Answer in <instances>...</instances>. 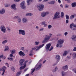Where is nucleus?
Returning a JSON list of instances; mask_svg holds the SVG:
<instances>
[{"label": "nucleus", "mask_w": 76, "mask_h": 76, "mask_svg": "<svg viewBox=\"0 0 76 76\" xmlns=\"http://www.w3.org/2000/svg\"><path fill=\"white\" fill-rule=\"evenodd\" d=\"M24 61H25V60L24 59H21L20 60V61H19V63H20V64H19L20 66H21L20 68V70H21L22 69H25V67H26V64H25L24 65Z\"/></svg>", "instance_id": "1"}, {"label": "nucleus", "mask_w": 76, "mask_h": 76, "mask_svg": "<svg viewBox=\"0 0 76 76\" xmlns=\"http://www.w3.org/2000/svg\"><path fill=\"white\" fill-rule=\"evenodd\" d=\"M49 35V36H48V35H46L45 36V37L44 39L42 41V43L44 44L45 43V42H48V41L50 40V38L51 37V36H52V34H50Z\"/></svg>", "instance_id": "2"}, {"label": "nucleus", "mask_w": 76, "mask_h": 76, "mask_svg": "<svg viewBox=\"0 0 76 76\" xmlns=\"http://www.w3.org/2000/svg\"><path fill=\"white\" fill-rule=\"evenodd\" d=\"M64 42V40L63 39H61L58 40V44H57L56 47H58V46H59V47L61 48L63 47V44Z\"/></svg>", "instance_id": "3"}, {"label": "nucleus", "mask_w": 76, "mask_h": 76, "mask_svg": "<svg viewBox=\"0 0 76 76\" xmlns=\"http://www.w3.org/2000/svg\"><path fill=\"white\" fill-rule=\"evenodd\" d=\"M60 15V12H56L54 16V17L53 18V19H58L60 18L61 16L60 15Z\"/></svg>", "instance_id": "4"}, {"label": "nucleus", "mask_w": 76, "mask_h": 76, "mask_svg": "<svg viewBox=\"0 0 76 76\" xmlns=\"http://www.w3.org/2000/svg\"><path fill=\"white\" fill-rule=\"evenodd\" d=\"M42 66V64H37L35 66V70L36 71H38L40 69H41V67Z\"/></svg>", "instance_id": "5"}, {"label": "nucleus", "mask_w": 76, "mask_h": 76, "mask_svg": "<svg viewBox=\"0 0 76 76\" xmlns=\"http://www.w3.org/2000/svg\"><path fill=\"white\" fill-rule=\"evenodd\" d=\"M37 7L38 8L39 11H41L43 10V9L44 8V6L43 4H40L37 6Z\"/></svg>", "instance_id": "6"}, {"label": "nucleus", "mask_w": 76, "mask_h": 76, "mask_svg": "<svg viewBox=\"0 0 76 76\" xmlns=\"http://www.w3.org/2000/svg\"><path fill=\"white\" fill-rule=\"evenodd\" d=\"M6 69H7V67L5 66H3L2 68L0 69V71H2L3 72L2 75H4V73H5V72H6Z\"/></svg>", "instance_id": "7"}, {"label": "nucleus", "mask_w": 76, "mask_h": 76, "mask_svg": "<svg viewBox=\"0 0 76 76\" xmlns=\"http://www.w3.org/2000/svg\"><path fill=\"white\" fill-rule=\"evenodd\" d=\"M20 6L22 9H25L26 6H25V2H22L20 3Z\"/></svg>", "instance_id": "8"}, {"label": "nucleus", "mask_w": 76, "mask_h": 76, "mask_svg": "<svg viewBox=\"0 0 76 76\" xmlns=\"http://www.w3.org/2000/svg\"><path fill=\"white\" fill-rule=\"evenodd\" d=\"M18 34L19 35H20V34H21L22 35H25V31L20 29L18 30Z\"/></svg>", "instance_id": "9"}, {"label": "nucleus", "mask_w": 76, "mask_h": 76, "mask_svg": "<svg viewBox=\"0 0 76 76\" xmlns=\"http://www.w3.org/2000/svg\"><path fill=\"white\" fill-rule=\"evenodd\" d=\"M0 29L1 31L3 32V33H5L6 32V29L5 28V27L3 25H2L0 27Z\"/></svg>", "instance_id": "10"}, {"label": "nucleus", "mask_w": 76, "mask_h": 76, "mask_svg": "<svg viewBox=\"0 0 76 76\" xmlns=\"http://www.w3.org/2000/svg\"><path fill=\"white\" fill-rule=\"evenodd\" d=\"M50 47H51V44L48 43L47 44L45 47V48L46 50L47 51H48L49 50V49H50Z\"/></svg>", "instance_id": "11"}, {"label": "nucleus", "mask_w": 76, "mask_h": 76, "mask_svg": "<svg viewBox=\"0 0 76 76\" xmlns=\"http://www.w3.org/2000/svg\"><path fill=\"white\" fill-rule=\"evenodd\" d=\"M48 14H49V12H43L42 13L41 16L42 17H45L47 15H48Z\"/></svg>", "instance_id": "12"}, {"label": "nucleus", "mask_w": 76, "mask_h": 76, "mask_svg": "<svg viewBox=\"0 0 76 76\" xmlns=\"http://www.w3.org/2000/svg\"><path fill=\"white\" fill-rule=\"evenodd\" d=\"M11 8L12 9H13L14 10H16V4H13L11 6Z\"/></svg>", "instance_id": "13"}, {"label": "nucleus", "mask_w": 76, "mask_h": 76, "mask_svg": "<svg viewBox=\"0 0 76 76\" xmlns=\"http://www.w3.org/2000/svg\"><path fill=\"white\" fill-rule=\"evenodd\" d=\"M18 54H19L20 56H22V57H24V56H25V53L23 52L22 51L19 52Z\"/></svg>", "instance_id": "14"}, {"label": "nucleus", "mask_w": 76, "mask_h": 76, "mask_svg": "<svg viewBox=\"0 0 76 76\" xmlns=\"http://www.w3.org/2000/svg\"><path fill=\"white\" fill-rule=\"evenodd\" d=\"M22 22L23 23H26L28 22V19L26 18H24L22 19Z\"/></svg>", "instance_id": "15"}, {"label": "nucleus", "mask_w": 76, "mask_h": 76, "mask_svg": "<svg viewBox=\"0 0 76 76\" xmlns=\"http://www.w3.org/2000/svg\"><path fill=\"white\" fill-rule=\"evenodd\" d=\"M44 44H42V45H39L37 48V49H36L35 50V51H38V50H39V49H40V48H42V47H43V46H44Z\"/></svg>", "instance_id": "16"}, {"label": "nucleus", "mask_w": 76, "mask_h": 76, "mask_svg": "<svg viewBox=\"0 0 76 76\" xmlns=\"http://www.w3.org/2000/svg\"><path fill=\"white\" fill-rule=\"evenodd\" d=\"M5 10L4 9H2L0 11V14L1 15H3L4 13H5Z\"/></svg>", "instance_id": "17"}, {"label": "nucleus", "mask_w": 76, "mask_h": 76, "mask_svg": "<svg viewBox=\"0 0 76 76\" xmlns=\"http://www.w3.org/2000/svg\"><path fill=\"white\" fill-rule=\"evenodd\" d=\"M63 69L64 70H67L68 69V66L65 65V66H62V67Z\"/></svg>", "instance_id": "18"}, {"label": "nucleus", "mask_w": 76, "mask_h": 76, "mask_svg": "<svg viewBox=\"0 0 76 76\" xmlns=\"http://www.w3.org/2000/svg\"><path fill=\"white\" fill-rule=\"evenodd\" d=\"M26 16H33V14L31 13H27L26 14Z\"/></svg>", "instance_id": "19"}, {"label": "nucleus", "mask_w": 76, "mask_h": 76, "mask_svg": "<svg viewBox=\"0 0 76 76\" xmlns=\"http://www.w3.org/2000/svg\"><path fill=\"white\" fill-rule=\"evenodd\" d=\"M68 54V52L66 50L65 51H64V53L63 54V56H66V55H67V54Z\"/></svg>", "instance_id": "20"}, {"label": "nucleus", "mask_w": 76, "mask_h": 76, "mask_svg": "<svg viewBox=\"0 0 76 76\" xmlns=\"http://www.w3.org/2000/svg\"><path fill=\"white\" fill-rule=\"evenodd\" d=\"M56 58L57 59V60H58L57 61V62H58L60 60V55H56Z\"/></svg>", "instance_id": "21"}, {"label": "nucleus", "mask_w": 76, "mask_h": 76, "mask_svg": "<svg viewBox=\"0 0 76 76\" xmlns=\"http://www.w3.org/2000/svg\"><path fill=\"white\" fill-rule=\"evenodd\" d=\"M71 5L72 7H76V2H74L71 4Z\"/></svg>", "instance_id": "22"}, {"label": "nucleus", "mask_w": 76, "mask_h": 76, "mask_svg": "<svg viewBox=\"0 0 76 76\" xmlns=\"http://www.w3.org/2000/svg\"><path fill=\"white\" fill-rule=\"evenodd\" d=\"M8 41V40H4L2 42V44H3V45H5L6 43Z\"/></svg>", "instance_id": "23"}, {"label": "nucleus", "mask_w": 76, "mask_h": 76, "mask_svg": "<svg viewBox=\"0 0 76 76\" xmlns=\"http://www.w3.org/2000/svg\"><path fill=\"white\" fill-rule=\"evenodd\" d=\"M17 21H18V23H20L22 22L21 18H19L18 19Z\"/></svg>", "instance_id": "24"}, {"label": "nucleus", "mask_w": 76, "mask_h": 76, "mask_svg": "<svg viewBox=\"0 0 76 76\" xmlns=\"http://www.w3.org/2000/svg\"><path fill=\"white\" fill-rule=\"evenodd\" d=\"M61 17L62 18H64V14L63 12H62L61 14Z\"/></svg>", "instance_id": "25"}, {"label": "nucleus", "mask_w": 76, "mask_h": 76, "mask_svg": "<svg viewBox=\"0 0 76 76\" xmlns=\"http://www.w3.org/2000/svg\"><path fill=\"white\" fill-rule=\"evenodd\" d=\"M10 51L11 54H13L14 53H15V51H16V50H10Z\"/></svg>", "instance_id": "26"}, {"label": "nucleus", "mask_w": 76, "mask_h": 76, "mask_svg": "<svg viewBox=\"0 0 76 76\" xmlns=\"http://www.w3.org/2000/svg\"><path fill=\"white\" fill-rule=\"evenodd\" d=\"M31 3H31L30 1L29 0H28L27 1V4L28 5V6H29V5H30V4H31Z\"/></svg>", "instance_id": "27"}, {"label": "nucleus", "mask_w": 76, "mask_h": 76, "mask_svg": "<svg viewBox=\"0 0 76 76\" xmlns=\"http://www.w3.org/2000/svg\"><path fill=\"white\" fill-rule=\"evenodd\" d=\"M7 29L8 32H10L11 28L10 27H7Z\"/></svg>", "instance_id": "28"}, {"label": "nucleus", "mask_w": 76, "mask_h": 76, "mask_svg": "<svg viewBox=\"0 0 76 76\" xmlns=\"http://www.w3.org/2000/svg\"><path fill=\"white\" fill-rule=\"evenodd\" d=\"M55 3V1H51L50 2H48V4H54Z\"/></svg>", "instance_id": "29"}, {"label": "nucleus", "mask_w": 76, "mask_h": 76, "mask_svg": "<svg viewBox=\"0 0 76 76\" xmlns=\"http://www.w3.org/2000/svg\"><path fill=\"white\" fill-rule=\"evenodd\" d=\"M61 73L62 74L61 75L62 76H66V72H64L63 71H62Z\"/></svg>", "instance_id": "30"}, {"label": "nucleus", "mask_w": 76, "mask_h": 76, "mask_svg": "<svg viewBox=\"0 0 76 76\" xmlns=\"http://www.w3.org/2000/svg\"><path fill=\"white\" fill-rule=\"evenodd\" d=\"M9 50V48H8V47L7 46H5V49L4 50V51H7V50Z\"/></svg>", "instance_id": "31"}, {"label": "nucleus", "mask_w": 76, "mask_h": 76, "mask_svg": "<svg viewBox=\"0 0 76 76\" xmlns=\"http://www.w3.org/2000/svg\"><path fill=\"white\" fill-rule=\"evenodd\" d=\"M21 73H22V71H20L19 72H18L17 73V75L16 76H19L21 74Z\"/></svg>", "instance_id": "32"}, {"label": "nucleus", "mask_w": 76, "mask_h": 76, "mask_svg": "<svg viewBox=\"0 0 76 76\" xmlns=\"http://www.w3.org/2000/svg\"><path fill=\"white\" fill-rule=\"evenodd\" d=\"M73 58H74V59H75V58H76V53H74L73 54Z\"/></svg>", "instance_id": "33"}, {"label": "nucleus", "mask_w": 76, "mask_h": 76, "mask_svg": "<svg viewBox=\"0 0 76 76\" xmlns=\"http://www.w3.org/2000/svg\"><path fill=\"white\" fill-rule=\"evenodd\" d=\"M76 36L75 35H74L72 36V39L73 40L74 39H76Z\"/></svg>", "instance_id": "34"}, {"label": "nucleus", "mask_w": 76, "mask_h": 76, "mask_svg": "<svg viewBox=\"0 0 76 76\" xmlns=\"http://www.w3.org/2000/svg\"><path fill=\"white\" fill-rule=\"evenodd\" d=\"M69 5L67 4H66L65 5V7L66 8V9H68L69 8Z\"/></svg>", "instance_id": "35"}, {"label": "nucleus", "mask_w": 76, "mask_h": 76, "mask_svg": "<svg viewBox=\"0 0 76 76\" xmlns=\"http://www.w3.org/2000/svg\"><path fill=\"white\" fill-rule=\"evenodd\" d=\"M74 17H75V15H72L70 16V19L71 20H72L73 18H74Z\"/></svg>", "instance_id": "36"}, {"label": "nucleus", "mask_w": 76, "mask_h": 76, "mask_svg": "<svg viewBox=\"0 0 76 76\" xmlns=\"http://www.w3.org/2000/svg\"><path fill=\"white\" fill-rule=\"evenodd\" d=\"M66 19L67 20L69 19V16L68 15H66Z\"/></svg>", "instance_id": "37"}, {"label": "nucleus", "mask_w": 76, "mask_h": 76, "mask_svg": "<svg viewBox=\"0 0 76 76\" xmlns=\"http://www.w3.org/2000/svg\"><path fill=\"white\" fill-rule=\"evenodd\" d=\"M8 60H9L10 61H12V60H13V58H8Z\"/></svg>", "instance_id": "38"}, {"label": "nucleus", "mask_w": 76, "mask_h": 76, "mask_svg": "<svg viewBox=\"0 0 76 76\" xmlns=\"http://www.w3.org/2000/svg\"><path fill=\"white\" fill-rule=\"evenodd\" d=\"M38 48V46H36L34 47V48H32L31 49H32V50H35L36 48Z\"/></svg>", "instance_id": "39"}, {"label": "nucleus", "mask_w": 76, "mask_h": 76, "mask_svg": "<svg viewBox=\"0 0 76 76\" xmlns=\"http://www.w3.org/2000/svg\"><path fill=\"white\" fill-rule=\"evenodd\" d=\"M74 25V24L73 23H72L70 25V28L71 29H72V26H73Z\"/></svg>", "instance_id": "40"}, {"label": "nucleus", "mask_w": 76, "mask_h": 76, "mask_svg": "<svg viewBox=\"0 0 76 76\" xmlns=\"http://www.w3.org/2000/svg\"><path fill=\"white\" fill-rule=\"evenodd\" d=\"M32 71L31 73L32 74V73H33L34 72V71H35V68H34V69H32Z\"/></svg>", "instance_id": "41"}, {"label": "nucleus", "mask_w": 76, "mask_h": 76, "mask_svg": "<svg viewBox=\"0 0 76 76\" xmlns=\"http://www.w3.org/2000/svg\"><path fill=\"white\" fill-rule=\"evenodd\" d=\"M19 18V17L18 16H15L14 17V19H18Z\"/></svg>", "instance_id": "42"}, {"label": "nucleus", "mask_w": 76, "mask_h": 76, "mask_svg": "<svg viewBox=\"0 0 76 76\" xmlns=\"http://www.w3.org/2000/svg\"><path fill=\"white\" fill-rule=\"evenodd\" d=\"M52 28V26L51 25H49L48 26V29H50Z\"/></svg>", "instance_id": "43"}, {"label": "nucleus", "mask_w": 76, "mask_h": 76, "mask_svg": "<svg viewBox=\"0 0 76 76\" xmlns=\"http://www.w3.org/2000/svg\"><path fill=\"white\" fill-rule=\"evenodd\" d=\"M53 46H51L50 49L49 50V51H50L52 50H53Z\"/></svg>", "instance_id": "44"}, {"label": "nucleus", "mask_w": 76, "mask_h": 76, "mask_svg": "<svg viewBox=\"0 0 76 76\" xmlns=\"http://www.w3.org/2000/svg\"><path fill=\"white\" fill-rule=\"evenodd\" d=\"M35 44L36 45H38L39 44V42H35Z\"/></svg>", "instance_id": "45"}, {"label": "nucleus", "mask_w": 76, "mask_h": 76, "mask_svg": "<svg viewBox=\"0 0 76 76\" xmlns=\"http://www.w3.org/2000/svg\"><path fill=\"white\" fill-rule=\"evenodd\" d=\"M5 7H7L9 6H10V4H5Z\"/></svg>", "instance_id": "46"}, {"label": "nucleus", "mask_w": 76, "mask_h": 76, "mask_svg": "<svg viewBox=\"0 0 76 76\" xmlns=\"http://www.w3.org/2000/svg\"><path fill=\"white\" fill-rule=\"evenodd\" d=\"M45 23V21H44L43 22H41V24L42 25H44Z\"/></svg>", "instance_id": "47"}, {"label": "nucleus", "mask_w": 76, "mask_h": 76, "mask_svg": "<svg viewBox=\"0 0 76 76\" xmlns=\"http://www.w3.org/2000/svg\"><path fill=\"white\" fill-rule=\"evenodd\" d=\"M11 70L12 71H13L14 72H15V68L14 67H12L11 68Z\"/></svg>", "instance_id": "48"}, {"label": "nucleus", "mask_w": 76, "mask_h": 76, "mask_svg": "<svg viewBox=\"0 0 76 76\" xmlns=\"http://www.w3.org/2000/svg\"><path fill=\"white\" fill-rule=\"evenodd\" d=\"M67 34H68V33L67 32H65L64 33V35L65 36V37H66V36H67Z\"/></svg>", "instance_id": "49"}, {"label": "nucleus", "mask_w": 76, "mask_h": 76, "mask_svg": "<svg viewBox=\"0 0 76 76\" xmlns=\"http://www.w3.org/2000/svg\"><path fill=\"white\" fill-rule=\"evenodd\" d=\"M57 36L58 37H60L62 36V34H59L57 35Z\"/></svg>", "instance_id": "50"}, {"label": "nucleus", "mask_w": 76, "mask_h": 76, "mask_svg": "<svg viewBox=\"0 0 76 76\" xmlns=\"http://www.w3.org/2000/svg\"><path fill=\"white\" fill-rule=\"evenodd\" d=\"M72 71L74 72L75 73H76V69H72Z\"/></svg>", "instance_id": "51"}, {"label": "nucleus", "mask_w": 76, "mask_h": 76, "mask_svg": "<svg viewBox=\"0 0 76 76\" xmlns=\"http://www.w3.org/2000/svg\"><path fill=\"white\" fill-rule=\"evenodd\" d=\"M20 0H14L15 2H19Z\"/></svg>", "instance_id": "52"}, {"label": "nucleus", "mask_w": 76, "mask_h": 76, "mask_svg": "<svg viewBox=\"0 0 76 76\" xmlns=\"http://www.w3.org/2000/svg\"><path fill=\"white\" fill-rule=\"evenodd\" d=\"M25 49V47H23L22 48H20V50H23Z\"/></svg>", "instance_id": "53"}, {"label": "nucleus", "mask_w": 76, "mask_h": 76, "mask_svg": "<svg viewBox=\"0 0 76 76\" xmlns=\"http://www.w3.org/2000/svg\"><path fill=\"white\" fill-rule=\"evenodd\" d=\"M73 50L74 51H76V47H75L74 48Z\"/></svg>", "instance_id": "54"}, {"label": "nucleus", "mask_w": 76, "mask_h": 76, "mask_svg": "<svg viewBox=\"0 0 76 76\" xmlns=\"http://www.w3.org/2000/svg\"><path fill=\"white\" fill-rule=\"evenodd\" d=\"M66 23H69V20H66Z\"/></svg>", "instance_id": "55"}, {"label": "nucleus", "mask_w": 76, "mask_h": 76, "mask_svg": "<svg viewBox=\"0 0 76 76\" xmlns=\"http://www.w3.org/2000/svg\"><path fill=\"white\" fill-rule=\"evenodd\" d=\"M47 26V24H46L45 23L44 24V27H46Z\"/></svg>", "instance_id": "56"}, {"label": "nucleus", "mask_w": 76, "mask_h": 76, "mask_svg": "<svg viewBox=\"0 0 76 76\" xmlns=\"http://www.w3.org/2000/svg\"><path fill=\"white\" fill-rule=\"evenodd\" d=\"M13 54H10V57H13Z\"/></svg>", "instance_id": "57"}, {"label": "nucleus", "mask_w": 76, "mask_h": 76, "mask_svg": "<svg viewBox=\"0 0 76 76\" xmlns=\"http://www.w3.org/2000/svg\"><path fill=\"white\" fill-rule=\"evenodd\" d=\"M43 30H44V28H42L41 29H40L39 30V31H43Z\"/></svg>", "instance_id": "58"}, {"label": "nucleus", "mask_w": 76, "mask_h": 76, "mask_svg": "<svg viewBox=\"0 0 76 76\" xmlns=\"http://www.w3.org/2000/svg\"><path fill=\"white\" fill-rule=\"evenodd\" d=\"M3 55H1L0 56V59H1V58H3Z\"/></svg>", "instance_id": "59"}, {"label": "nucleus", "mask_w": 76, "mask_h": 76, "mask_svg": "<svg viewBox=\"0 0 76 76\" xmlns=\"http://www.w3.org/2000/svg\"><path fill=\"white\" fill-rule=\"evenodd\" d=\"M31 3H32V2H34V0H29Z\"/></svg>", "instance_id": "60"}, {"label": "nucleus", "mask_w": 76, "mask_h": 76, "mask_svg": "<svg viewBox=\"0 0 76 76\" xmlns=\"http://www.w3.org/2000/svg\"><path fill=\"white\" fill-rule=\"evenodd\" d=\"M55 70H56V71L58 70V68H57V66H56L55 68Z\"/></svg>", "instance_id": "61"}, {"label": "nucleus", "mask_w": 76, "mask_h": 76, "mask_svg": "<svg viewBox=\"0 0 76 76\" xmlns=\"http://www.w3.org/2000/svg\"><path fill=\"white\" fill-rule=\"evenodd\" d=\"M56 70H55V69H53V71H52V72H53V73H54V72H56Z\"/></svg>", "instance_id": "62"}, {"label": "nucleus", "mask_w": 76, "mask_h": 76, "mask_svg": "<svg viewBox=\"0 0 76 76\" xmlns=\"http://www.w3.org/2000/svg\"><path fill=\"white\" fill-rule=\"evenodd\" d=\"M58 3H61V1H60V0H58Z\"/></svg>", "instance_id": "63"}, {"label": "nucleus", "mask_w": 76, "mask_h": 76, "mask_svg": "<svg viewBox=\"0 0 76 76\" xmlns=\"http://www.w3.org/2000/svg\"><path fill=\"white\" fill-rule=\"evenodd\" d=\"M74 27H75V28H76V24H74L73 25Z\"/></svg>", "instance_id": "64"}]
</instances>
